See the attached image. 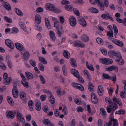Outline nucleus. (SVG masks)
<instances>
[{
	"label": "nucleus",
	"mask_w": 126,
	"mask_h": 126,
	"mask_svg": "<svg viewBox=\"0 0 126 126\" xmlns=\"http://www.w3.org/2000/svg\"><path fill=\"white\" fill-rule=\"evenodd\" d=\"M116 68V66L112 65L106 68V70L107 71L110 72L115 70Z\"/></svg>",
	"instance_id": "27"
},
{
	"label": "nucleus",
	"mask_w": 126,
	"mask_h": 126,
	"mask_svg": "<svg viewBox=\"0 0 126 126\" xmlns=\"http://www.w3.org/2000/svg\"><path fill=\"white\" fill-rule=\"evenodd\" d=\"M35 105V109L38 111H39L40 110L41 108V103L40 101H36Z\"/></svg>",
	"instance_id": "21"
},
{
	"label": "nucleus",
	"mask_w": 126,
	"mask_h": 126,
	"mask_svg": "<svg viewBox=\"0 0 126 126\" xmlns=\"http://www.w3.org/2000/svg\"><path fill=\"white\" fill-rule=\"evenodd\" d=\"M43 11V9L41 7H39L36 10V11L37 13L42 12Z\"/></svg>",
	"instance_id": "63"
},
{
	"label": "nucleus",
	"mask_w": 126,
	"mask_h": 126,
	"mask_svg": "<svg viewBox=\"0 0 126 126\" xmlns=\"http://www.w3.org/2000/svg\"><path fill=\"white\" fill-rule=\"evenodd\" d=\"M39 61L41 62L44 64H46L47 63V62L46 60L45 59L42 57H39Z\"/></svg>",
	"instance_id": "31"
},
{
	"label": "nucleus",
	"mask_w": 126,
	"mask_h": 126,
	"mask_svg": "<svg viewBox=\"0 0 126 126\" xmlns=\"http://www.w3.org/2000/svg\"><path fill=\"white\" fill-rule=\"evenodd\" d=\"M81 39L85 42H87L89 40V37L85 35H83L81 37Z\"/></svg>",
	"instance_id": "28"
},
{
	"label": "nucleus",
	"mask_w": 126,
	"mask_h": 126,
	"mask_svg": "<svg viewBox=\"0 0 126 126\" xmlns=\"http://www.w3.org/2000/svg\"><path fill=\"white\" fill-rule=\"evenodd\" d=\"M46 9L52 11L54 9V7L50 3H47L46 5Z\"/></svg>",
	"instance_id": "16"
},
{
	"label": "nucleus",
	"mask_w": 126,
	"mask_h": 126,
	"mask_svg": "<svg viewBox=\"0 0 126 126\" xmlns=\"http://www.w3.org/2000/svg\"><path fill=\"white\" fill-rule=\"evenodd\" d=\"M30 64L33 66L35 67L36 65V63L35 61L33 60H31L30 61Z\"/></svg>",
	"instance_id": "49"
},
{
	"label": "nucleus",
	"mask_w": 126,
	"mask_h": 126,
	"mask_svg": "<svg viewBox=\"0 0 126 126\" xmlns=\"http://www.w3.org/2000/svg\"><path fill=\"white\" fill-rule=\"evenodd\" d=\"M125 113V111L124 110L122 109L116 111L115 113V114H122L123 115Z\"/></svg>",
	"instance_id": "51"
},
{
	"label": "nucleus",
	"mask_w": 126,
	"mask_h": 126,
	"mask_svg": "<svg viewBox=\"0 0 126 126\" xmlns=\"http://www.w3.org/2000/svg\"><path fill=\"white\" fill-rule=\"evenodd\" d=\"M54 114L55 116L58 117L59 116V110L58 109H55V110Z\"/></svg>",
	"instance_id": "64"
},
{
	"label": "nucleus",
	"mask_w": 126,
	"mask_h": 126,
	"mask_svg": "<svg viewBox=\"0 0 126 126\" xmlns=\"http://www.w3.org/2000/svg\"><path fill=\"white\" fill-rule=\"evenodd\" d=\"M30 54L28 52H26L23 55V58L25 60H28L29 58Z\"/></svg>",
	"instance_id": "44"
},
{
	"label": "nucleus",
	"mask_w": 126,
	"mask_h": 126,
	"mask_svg": "<svg viewBox=\"0 0 126 126\" xmlns=\"http://www.w3.org/2000/svg\"><path fill=\"white\" fill-rule=\"evenodd\" d=\"M35 20L37 24H39L41 23V19L40 15L38 14H36L35 17Z\"/></svg>",
	"instance_id": "13"
},
{
	"label": "nucleus",
	"mask_w": 126,
	"mask_h": 126,
	"mask_svg": "<svg viewBox=\"0 0 126 126\" xmlns=\"http://www.w3.org/2000/svg\"><path fill=\"white\" fill-rule=\"evenodd\" d=\"M113 32L112 30H111L110 31H108L107 32V35L109 37H113Z\"/></svg>",
	"instance_id": "39"
},
{
	"label": "nucleus",
	"mask_w": 126,
	"mask_h": 126,
	"mask_svg": "<svg viewBox=\"0 0 126 126\" xmlns=\"http://www.w3.org/2000/svg\"><path fill=\"white\" fill-rule=\"evenodd\" d=\"M116 51L114 50H111L108 52V55L109 57L111 58H114V56H115Z\"/></svg>",
	"instance_id": "22"
},
{
	"label": "nucleus",
	"mask_w": 126,
	"mask_h": 126,
	"mask_svg": "<svg viewBox=\"0 0 126 126\" xmlns=\"http://www.w3.org/2000/svg\"><path fill=\"white\" fill-rule=\"evenodd\" d=\"M33 104V101L32 100H30L29 102L28 106L30 108V110L31 111L32 110H33V108L32 107V106Z\"/></svg>",
	"instance_id": "40"
},
{
	"label": "nucleus",
	"mask_w": 126,
	"mask_h": 126,
	"mask_svg": "<svg viewBox=\"0 0 126 126\" xmlns=\"http://www.w3.org/2000/svg\"><path fill=\"white\" fill-rule=\"evenodd\" d=\"M61 3L63 5H65L66 4H70V2L68 1L65 0H62L61 1Z\"/></svg>",
	"instance_id": "56"
},
{
	"label": "nucleus",
	"mask_w": 126,
	"mask_h": 126,
	"mask_svg": "<svg viewBox=\"0 0 126 126\" xmlns=\"http://www.w3.org/2000/svg\"><path fill=\"white\" fill-rule=\"evenodd\" d=\"M78 20L80 24L82 26L85 27L87 24L85 20L83 18H81L80 16L78 17Z\"/></svg>",
	"instance_id": "3"
},
{
	"label": "nucleus",
	"mask_w": 126,
	"mask_h": 126,
	"mask_svg": "<svg viewBox=\"0 0 126 126\" xmlns=\"http://www.w3.org/2000/svg\"><path fill=\"white\" fill-rule=\"evenodd\" d=\"M89 11L91 13H97L99 12L98 10L95 8L92 7L89 9Z\"/></svg>",
	"instance_id": "26"
},
{
	"label": "nucleus",
	"mask_w": 126,
	"mask_h": 126,
	"mask_svg": "<svg viewBox=\"0 0 126 126\" xmlns=\"http://www.w3.org/2000/svg\"><path fill=\"white\" fill-rule=\"evenodd\" d=\"M6 117L9 119L10 118L11 119H13L14 117V115L13 114V112L10 111H7L6 112Z\"/></svg>",
	"instance_id": "8"
},
{
	"label": "nucleus",
	"mask_w": 126,
	"mask_h": 126,
	"mask_svg": "<svg viewBox=\"0 0 126 126\" xmlns=\"http://www.w3.org/2000/svg\"><path fill=\"white\" fill-rule=\"evenodd\" d=\"M77 78H78V81L80 82V83H84V79L81 77L79 75V77Z\"/></svg>",
	"instance_id": "53"
},
{
	"label": "nucleus",
	"mask_w": 126,
	"mask_h": 126,
	"mask_svg": "<svg viewBox=\"0 0 126 126\" xmlns=\"http://www.w3.org/2000/svg\"><path fill=\"white\" fill-rule=\"evenodd\" d=\"M96 3L98 2L97 5L99 7L100 10L103 11L105 9V6L103 2H101L100 1V0H95Z\"/></svg>",
	"instance_id": "7"
},
{
	"label": "nucleus",
	"mask_w": 126,
	"mask_h": 126,
	"mask_svg": "<svg viewBox=\"0 0 126 126\" xmlns=\"http://www.w3.org/2000/svg\"><path fill=\"white\" fill-rule=\"evenodd\" d=\"M4 79L3 83L5 84L9 85L12 81V79L11 77H8V75L6 73H5L3 75Z\"/></svg>",
	"instance_id": "1"
},
{
	"label": "nucleus",
	"mask_w": 126,
	"mask_h": 126,
	"mask_svg": "<svg viewBox=\"0 0 126 126\" xmlns=\"http://www.w3.org/2000/svg\"><path fill=\"white\" fill-rule=\"evenodd\" d=\"M104 89L103 87L99 85L98 87V93L100 96H102L103 94Z\"/></svg>",
	"instance_id": "9"
},
{
	"label": "nucleus",
	"mask_w": 126,
	"mask_h": 126,
	"mask_svg": "<svg viewBox=\"0 0 126 126\" xmlns=\"http://www.w3.org/2000/svg\"><path fill=\"white\" fill-rule=\"evenodd\" d=\"M26 97V94L24 92L20 94V98L22 100H24L25 99Z\"/></svg>",
	"instance_id": "47"
},
{
	"label": "nucleus",
	"mask_w": 126,
	"mask_h": 126,
	"mask_svg": "<svg viewBox=\"0 0 126 126\" xmlns=\"http://www.w3.org/2000/svg\"><path fill=\"white\" fill-rule=\"evenodd\" d=\"M103 76L104 78L105 79H111L112 78L108 74H103Z\"/></svg>",
	"instance_id": "48"
},
{
	"label": "nucleus",
	"mask_w": 126,
	"mask_h": 126,
	"mask_svg": "<svg viewBox=\"0 0 126 126\" xmlns=\"http://www.w3.org/2000/svg\"><path fill=\"white\" fill-rule=\"evenodd\" d=\"M71 65L73 67H77V65L75 59L74 58H72L70 59Z\"/></svg>",
	"instance_id": "17"
},
{
	"label": "nucleus",
	"mask_w": 126,
	"mask_h": 126,
	"mask_svg": "<svg viewBox=\"0 0 126 126\" xmlns=\"http://www.w3.org/2000/svg\"><path fill=\"white\" fill-rule=\"evenodd\" d=\"M17 116V121L19 122H21L22 123H24V119L22 117L20 113H18Z\"/></svg>",
	"instance_id": "12"
},
{
	"label": "nucleus",
	"mask_w": 126,
	"mask_h": 126,
	"mask_svg": "<svg viewBox=\"0 0 126 126\" xmlns=\"http://www.w3.org/2000/svg\"><path fill=\"white\" fill-rule=\"evenodd\" d=\"M4 20L7 22L12 23V20L10 18L6 16H5L4 17Z\"/></svg>",
	"instance_id": "50"
},
{
	"label": "nucleus",
	"mask_w": 126,
	"mask_h": 126,
	"mask_svg": "<svg viewBox=\"0 0 126 126\" xmlns=\"http://www.w3.org/2000/svg\"><path fill=\"white\" fill-rule=\"evenodd\" d=\"M46 97L47 96L46 95H42L40 96V99L42 101H44L46 99Z\"/></svg>",
	"instance_id": "59"
},
{
	"label": "nucleus",
	"mask_w": 126,
	"mask_h": 126,
	"mask_svg": "<svg viewBox=\"0 0 126 126\" xmlns=\"http://www.w3.org/2000/svg\"><path fill=\"white\" fill-rule=\"evenodd\" d=\"M7 99L8 102L10 105H13L14 104V102L11 97L9 96H7Z\"/></svg>",
	"instance_id": "25"
},
{
	"label": "nucleus",
	"mask_w": 126,
	"mask_h": 126,
	"mask_svg": "<svg viewBox=\"0 0 126 126\" xmlns=\"http://www.w3.org/2000/svg\"><path fill=\"white\" fill-rule=\"evenodd\" d=\"M45 20L46 27L48 29H50L51 28V26L49 20L47 17L45 18Z\"/></svg>",
	"instance_id": "14"
},
{
	"label": "nucleus",
	"mask_w": 126,
	"mask_h": 126,
	"mask_svg": "<svg viewBox=\"0 0 126 126\" xmlns=\"http://www.w3.org/2000/svg\"><path fill=\"white\" fill-rule=\"evenodd\" d=\"M64 7L66 10L69 11H72L73 8V6L70 5H66Z\"/></svg>",
	"instance_id": "34"
},
{
	"label": "nucleus",
	"mask_w": 126,
	"mask_h": 126,
	"mask_svg": "<svg viewBox=\"0 0 126 126\" xmlns=\"http://www.w3.org/2000/svg\"><path fill=\"white\" fill-rule=\"evenodd\" d=\"M19 24L20 27L24 31H26V32H27V31L26 30V27L23 22H20L19 23Z\"/></svg>",
	"instance_id": "36"
},
{
	"label": "nucleus",
	"mask_w": 126,
	"mask_h": 126,
	"mask_svg": "<svg viewBox=\"0 0 126 126\" xmlns=\"http://www.w3.org/2000/svg\"><path fill=\"white\" fill-rule=\"evenodd\" d=\"M3 5L5 8L8 11H10L11 9V7L10 5L7 2H4Z\"/></svg>",
	"instance_id": "20"
},
{
	"label": "nucleus",
	"mask_w": 126,
	"mask_h": 126,
	"mask_svg": "<svg viewBox=\"0 0 126 126\" xmlns=\"http://www.w3.org/2000/svg\"><path fill=\"white\" fill-rule=\"evenodd\" d=\"M77 89H78L79 90L83 91L84 90V88L83 86L81 84H79Z\"/></svg>",
	"instance_id": "52"
},
{
	"label": "nucleus",
	"mask_w": 126,
	"mask_h": 126,
	"mask_svg": "<svg viewBox=\"0 0 126 126\" xmlns=\"http://www.w3.org/2000/svg\"><path fill=\"white\" fill-rule=\"evenodd\" d=\"M112 101H113V103L114 104H119L120 105H122V103L119 100H117V99L115 97H114L113 98Z\"/></svg>",
	"instance_id": "24"
},
{
	"label": "nucleus",
	"mask_w": 126,
	"mask_h": 126,
	"mask_svg": "<svg viewBox=\"0 0 126 126\" xmlns=\"http://www.w3.org/2000/svg\"><path fill=\"white\" fill-rule=\"evenodd\" d=\"M117 63L120 65H122L124 63V61L122 58H119L118 60H115Z\"/></svg>",
	"instance_id": "30"
},
{
	"label": "nucleus",
	"mask_w": 126,
	"mask_h": 126,
	"mask_svg": "<svg viewBox=\"0 0 126 126\" xmlns=\"http://www.w3.org/2000/svg\"><path fill=\"white\" fill-rule=\"evenodd\" d=\"M49 97L50 98L49 99V101L52 104H54L55 102V100L54 97L53 96L52 94H50V95Z\"/></svg>",
	"instance_id": "32"
},
{
	"label": "nucleus",
	"mask_w": 126,
	"mask_h": 126,
	"mask_svg": "<svg viewBox=\"0 0 126 126\" xmlns=\"http://www.w3.org/2000/svg\"><path fill=\"white\" fill-rule=\"evenodd\" d=\"M43 123L45 125H47V126L51 123L50 120L48 119H45L43 120Z\"/></svg>",
	"instance_id": "38"
},
{
	"label": "nucleus",
	"mask_w": 126,
	"mask_h": 126,
	"mask_svg": "<svg viewBox=\"0 0 126 126\" xmlns=\"http://www.w3.org/2000/svg\"><path fill=\"white\" fill-rule=\"evenodd\" d=\"M12 93L14 97L15 98H17L18 96V90L17 89V90H16L15 92H13Z\"/></svg>",
	"instance_id": "37"
},
{
	"label": "nucleus",
	"mask_w": 126,
	"mask_h": 126,
	"mask_svg": "<svg viewBox=\"0 0 126 126\" xmlns=\"http://www.w3.org/2000/svg\"><path fill=\"white\" fill-rule=\"evenodd\" d=\"M73 45L75 47H85V45L82 43L80 41L78 40L74 42Z\"/></svg>",
	"instance_id": "4"
},
{
	"label": "nucleus",
	"mask_w": 126,
	"mask_h": 126,
	"mask_svg": "<svg viewBox=\"0 0 126 126\" xmlns=\"http://www.w3.org/2000/svg\"><path fill=\"white\" fill-rule=\"evenodd\" d=\"M49 34L50 36L51 39L53 42L55 41V36L54 32L53 31H50Z\"/></svg>",
	"instance_id": "19"
},
{
	"label": "nucleus",
	"mask_w": 126,
	"mask_h": 126,
	"mask_svg": "<svg viewBox=\"0 0 126 126\" xmlns=\"http://www.w3.org/2000/svg\"><path fill=\"white\" fill-rule=\"evenodd\" d=\"M39 77L41 83L43 84H45L46 83V81L44 79L43 76L42 75H40L39 76Z\"/></svg>",
	"instance_id": "46"
},
{
	"label": "nucleus",
	"mask_w": 126,
	"mask_h": 126,
	"mask_svg": "<svg viewBox=\"0 0 126 126\" xmlns=\"http://www.w3.org/2000/svg\"><path fill=\"white\" fill-rule=\"evenodd\" d=\"M113 62V61L110 58L107 59V65L110 64Z\"/></svg>",
	"instance_id": "58"
},
{
	"label": "nucleus",
	"mask_w": 126,
	"mask_h": 126,
	"mask_svg": "<svg viewBox=\"0 0 126 126\" xmlns=\"http://www.w3.org/2000/svg\"><path fill=\"white\" fill-rule=\"evenodd\" d=\"M15 11L16 13L20 16H22L23 15L22 12L19 9L17 8H15Z\"/></svg>",
	"instance_id": "33"
},
{
	"label": "nucleus",
	"mask_w": 126,
	"mask_h": 126,
	"mask_svg": "<svg viewBox=\"0 0 126 126\" xmlns=\"http://www.w3.org/2000/svg\"><path fill=\"white\" fill-rule=\"evenodd\" d=\"M113 104L112 103L109 105L108 107H107V110L108 113H110L111 112L112 109L111 108L112 106H113Z\"/></svg>",
	"instance_id": "43"
},
{
	"label": "nucleus",
	"mask_w": 126,
	"mask_h": 126,
	"mask_svg": "<svg viewBox=\"0 0 126 126\" xmlns=\"http://www.w3.org/2000/svg\"><path fill=\"white\" fill-rule=\"evenodd\" d=\"M38 65L40 67V70L42 71H44V68L43 65L40 63H39Z\"/></svg>",
	"instance_id": "57"
},
{
	"label": "nucleus",
	"mask_w": 126,
	"mask_h": 126,
	"mask_svg": "<svg viewBox=\"0 0 126 126\" xmlns=\"http://www.w3.org/2000/svg\"><path fill=\"white\" fill-rule=\"evenodd\" d=\"M70 23L71 25L73 27L75 26L76 24V18L73 16H71L69 19Z\"/></svg>",
	"instance_id": "5"
},
{
	"label": "nucleus",
	"mask_w": 126,
	"mask_h": 126,
	"mask_svg": "<svg viewBox=\"0 0 126 126\" xmlns=\"http://www.w3.org/2000/svg\"><path fill=\"white\" fill-rule=\"evenodd\" d=\"M0 67L2 69L5 70L6 69V66L3 63L0 62Z\"/></svg>",
	"instance_id": "62"
},
{
	"label": "nucleus",
	"mask_w": 126,
	"mask_h": 126,
	"mask_svg": "<svg viewBox=\"0 0 126 126\" xmlns=\"http://www.w3.org/2000/svg\"><path fill=\"white\" fill-rule=\"evenodd\" d=\"M99 60L102 63L107 65V59L105 58H101Z\"/></svg>",
	"instance_id": "41"
},
{
	"label": "nucleus",
	"mask_w": 126,
	"mask_h": 126,
	"mask_svg": "<svg viewBox=\"0 0 126 126\" xmlns=\"http://www.w3.org/2000/svg\"><path fill=\"white\" fill-rule=\"evenodd\" d=\"M88 89L89 90L91 91H93L94 87L91 82H89L88 85Z\"/></svg>",
	"instance_id": "35"
},
{
	"label": "nucleus",
	"mask_w": 126,
	"mask_h": 126,
	"mask_svg": "<svg viewBox=\"0 0 126 126\" xmlns=\"http://www.w3.org/2000/svg\"><path fill=\"white\" fill-rule=\"evenodd\" d=\"M105 101L106 103L109 104L110 105L112 103L113 104H114V103L112 101L111 99L109 98L108 97H107L105 98Z\"/></svg>",
	"instance_id": "42"
},
{
	"label": "nucleus",
	"mask_w": 126,
	"mask_h": 126,
	"mask_svg": "<svg viewBox=\"0 0 126 126\" xmlns=\"http://www.w3.org/2000/svg\"><path fill=\"white\" fill-rule=\"evenodd\" d=\"M26 76L28 79H27V80L29 79H32L33 78V75L30 72L28 73L26 72L25 73Z\"/></svg>",
	"instance_id": "29"
},
{
	"label": "nucleus",
	"mask_w": 126,
	"mask_h": 126,
	"mask_svg": "<svg viewBox=\"0 0 126 126\" xmlns=\"http://www.w3.org/2000/svg\"><path fill=\"white\" fill-rule=\"evenodd\" d=\"M91 100L92 102L94 104H97L98 103L97 98L94 93L92 94H91Z\"/></svg>",
	"instance_id": "6"
},
{
	"label": "nucleus",
	"mask_w": 126,
	"mask_h": 126,
	"mask_svg": "<svg viewBox=\"0 0 126 126\" xmlns=\"http://www.w3.org/2000/svg\"><path fill=\"white\" fill-rule=\"evenodd\" d=\"M15 46L17 49L20 51L23 50L24 47L22 45L19 43H17L15 44Z\"/></svg>",
	"instance_id": "11"
},
{
	"label": "nucleus",
	"mask_w": 126,
	"mask_h": 126,
	"mask_svg": "<svg viewBox=\"0 0 126 126\" xmlns=\"http://www.w3.org/2000/svg\"><path fill=\"white\" fill-rule=\"evenodd\" d=\"M112 42L114 44L119 46L122 47L124 45L123 43L121 41L114 39L112 40Z\"/></svg>",
	"instance_id": "10"
},
{
	"label": "nucleus",
	"mask_w": 126,
	"mask_h": 126,
	"mask_svg": "<svg viewBox=\"0 0 126 126\" xmlns=\"http://www.w3.org/2000/svg\"><path fill=\"white\" fill-rule=\"evenodd\" d=\"M96 41L99 44L103 45V40L100 38L97 37L96 39Z\"/></svg>",
	"instance_id": "45"
},
{
	"label": "nucleus",
	"mask_w": 126,
	"mask_h": 126,
	"mask_svg": "<svg viewBox=\"0 0 126 126\" xmlns=\"http://www.w3.org/2000/svg\"><path fill=\"white\" fill-rule=\"evenodd\" d=\"M57 28V34L58 35L59 37H60L61 35L64 32V31L63 30V27L62 26L59 28Z\"/></svg>",
	"instance_id": "15"
},
{
	"label": "nucleus",
	"mask_w": 126,
	"mask_h": 126,
	"mask_svg": "<svg viewBox=\"0 0 126 126\" xmlns=\"http://www.w3.org/2000/svg\"><path fill=\"white\" fill-rule=\"evenodd\" d=\"M100 113L101 114L104 116H105L106 115V112L105 110L103 108L102 109V110H100Z\"/></svg>",
	"instance_id": "54"
},
{
	"label": "nucleus",
	"mask_w": 126,
	"mask_h": 126,
	"mask_svg": "<svg viewBox=\"0 0 126 126\" xmlns=\"http://www.w3.org/2000/svg\"><path fill=\"white\" fill-rule=\"evenodd\" d=\"M73 12L74 14L77 16H79L80 15L79 12L78 10L76 9H73Z\"/></svg>",
	"instance_id": "55"
},
{
	"label": "nucleus",
	"mask_w": 126,
	"mask_h": 126,
	"mask_svg": "<svg viewBox=\"0 0 126 126\" xmlns=\"http://www.w3.org/2000/svg\"><path fill=\"white\" fill-rule=\"evenodd\" d=\"M21 83L25 87L27 88L29 87L28 83L26 81L25 82H21Z\"/></svg>",
	"instance_id": "61"
},
{
	"label": "nucleus",
	"mask_w": 126,
	"mask_h": 126,
	"mask_svg": "<svg viewBox=\"0 0 126 126\" xmlns=\"http://www.w3.org/2000/svg\"><path fill=\"white\" fill-rule=\"evenodd\" d=\"M18 32V30L16 28L13 27L12 29V33H17Z\"/></svg>",
	"instance_id": "60"
},
{
	"label": "nucleus",
	"mask_w": 126,
	"mask_h": 126,
	"mask_svg": "<svg viewBox=\"0 0 126 126\" xmlns=\"http://www.w3.org/2000/svg\"><path fill=\"white\" fill-rule=\"evenodd\" d=\"M71 73L76 77H79V75L78 71L75 69H72L71 71Z\"/></svg>",
	"instance_id": "18"
},
{
	"label": "nucleus",
	"mask_w": 126,
	"mask_h": 126,
	"mask_svg": "<svg viewBox=\"0 0 126 126\" xmlns=\"http://www.w3.org/2000/svg\"><path fill=\"white\" fill-rule=\"evenodd\" d=\"M63 55L65 58L68 59H69L70 57V54L67 50H64V51Z\"/></svg>",
	"instance_id": "23"
},
{
	"label": "nucleus",
	"mask_w": 126,
	"mask_h": 126,
	"mask_svg": "<svg viewBox=\"0 0 126 126\" xmlns=\"http://www.w3.org/2000/svg\"><path fill=\"white\" fill-rule=\"evenodd\" d=\"M5 43L11 49H13L15 46L13 42L11 40L9 39H6L5 41Z\"/></svg>",
	"instance_id": "2"
}]
</instances>
